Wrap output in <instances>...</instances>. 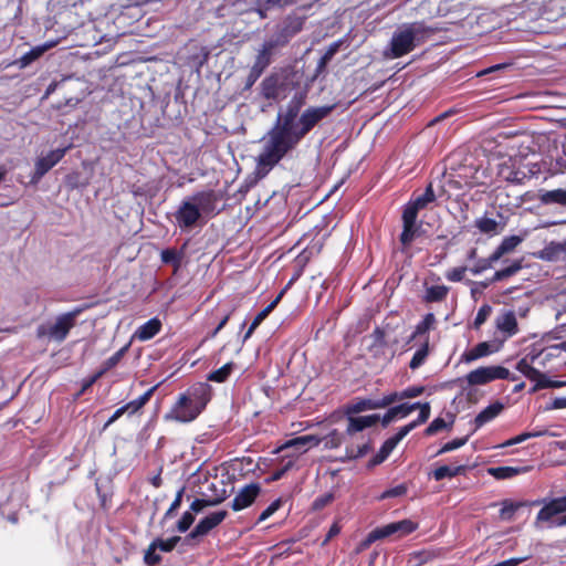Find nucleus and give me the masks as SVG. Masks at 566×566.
<instances>
[{"label":"nucleus","mask_w":566,"mask_h":566,"mask_svg":"<svg viewBox=\"0 0 566 566\" xmlns=\"http://www.w3.org/2000/svg\"><path fill=\"white\" fill-rule=\"evenodd\" d=\"M298 111V103L290 105L286 113L279 116L276 125L264 137L263 149L256 159L259 174H268L287 151L294 148V142L291 139L300 125V120L295 122Z\"/></svg>","instance_id":"f257e3e1"},{"label":"nucleus","mask_w":566,"mask_h":566,"mask_svg":"<svg viewBox=\"0 0 566 566\" xmlns=\"http://www.w3.org/2000/svg\"><path fill=\"white\" fill-rule=\"evenodd\" d=\"M433 29L423 22L406 23L399 27L390 41L392 57H400L411 52L417 45L423 43L432 33Z\"/></svg>","instance_id":"f03ea898"},{"label":"nucleus","mask_w":566,"mask_h":566,"mask_svg":"<svg viewBox=\"0 0 566 566\" xmlns=\"http://www.w3.org/2000/svg\"><path fill=\"white\" fill-rule=\"evenodd\" d=\"M206 405L205 390L202 388H193L179 396L177 402L165 418L179 422H190L199 416Z\"/></svg>","instance_id":"7ed1b4c3"},{"label":"nucleus","mask_w":566,"mask_h":566,"mask_svg":"<svg viewBox=\"0 0 566 566\" xmlns=\"http://www.w3.org/2000/svg\"><path fill=\"white\" fill-rule=\"evenodd\" d=\"M213 195L211 192H198L191 198L182 201L175 217L180 228L196 226L202 213L212 209Z\"/></svg>","instance_id":"20e7f679"},{"label":"nucleus","mask_w":566,"mask_h":566,"mask_svg":"<svg viewBox=\"0 0 566 566\" xmlns=\"http://www.w3.org/2000/svg\"><path fill=\"white\" fill-rule=\"evenodd\" d=\"M545 354H528L516 364V369L526 378L534 382L531 392H536L545 388H560L566 386V381L551 380L545 374L534 367L535 364L545 365Z\"/></svg>","instance_id":"39448f33"},{"label":"nucleus","mask_w":566,"mask_h":566,"mask_svg":"<svg viewBox=\"0 0 566 566\" xmlns=\"http://www.w3.org/2000/svg\"><path fill=\"white\" fill-rule=\"evenodd\" d=\"M83 311V307H76L71 312L57 315L51 322L39 325L36 336L39 338H48L62 343L67 337L70 331L75 326L76 318Z\"/></svg>","instance_id":"423d86ee"},{"label":"nucleus","mask_w":566,"mask_h":566,"mask_svg":"<svg viewBox=\"0 0 566 566\" xmlns=\"http://www.w3.org/2000/svg\"><path fill=\"white\" fill-rule=\"evenodd\" d=\"M286 42V36L282 34L277 35L276 38H271L264 41V43L262 44L261 49L256 54L254 64L251 67L249 74V80L251 83H254L263 73V71L270 65L274 50L279 46L284 45Z\"/></svg>","instance_id":"0eeeda50"},{"label":"nucleus","mask_w":566,"mask_h":566,"mask_svg":"<svg viewBox=\"0 0 566 566\" xmlns=\"http://www.w3.org/2000/svg\"><path fill=\"white\" fill-rule=\"evenodd\" d=\"M430 417V405H426L422 408V411L419 412L418 419L401 427L399 431L391 438L387 439L382 447L380 448L378 454L376 455L375 462L381 463L385 461L388 455L392 452V450L397 447V444L416 427L421 423H424Z\"/></svg>","instance_id":"6e6552de"},{"label":"nucleus","mask_w":566,"mask_h":566,"mask_svg":"<svg viewBox=\"0 0 566 566\" xmlns=\"http://www.w3.org/2000/svg\"><path fill=\"white\" fill-rule=\"evenodd\" d=\"M333 109V106H318L307 108L300 117L297 132L292 136L294 147L298 142L323 118H325Z\"/></svg>","instance_id":"1a4fd4ad"},{"label":"nucleus","mask_w":566,"mask_h":566,"mask_svg":"<svg viewBox=\"0 0 566 566\" xmlns=\"http://www.w3.org/2000/svg\"><path fill=\"white\" fill-rule=\"evenodd\" d=\"M417 525L410 520H402L399 522L390 523L381 527L373 530L366 537L364 545L369 546L371 543L389 537L391 535L403 536L412 533Z\"/></svg>","instance_id":"9d476101"},{"label":"nucleus","mask_w":566,"mask_h":566,"mask_svg":"<svg viewBox=\"0 0 566 566\" xmlns=\"http://www.w3.org/2000/svg\"><path fill=\"white\" fill-rule=\"evenodd\" d=\"M496 379H511L510 370L502 366H485L479 367L467 375V381L470 386L485 385Z\"/></svg>","instance_id":"9b49d317"},{"label":"nucleus","mask_w":566,"mask_h":566,"mask_svg":"<svg viewBox=\"0 0 566 566\" xmlns=\"http://www.w3.org/2000/svg\"><path fill=\"white\" fill-rule=\"evenodd\" d=\"M71 146L57 148L40 156L34 164V172L31 177V182L38 184L40 179L53 168L66 154Z\"/></svg>","instance_id":"f8f14e48"},{"label":"nucleus","mask_w":566,"mask_h":566,"mask_svg":"<svg viewBox=\"0 0 566 566\" xmlns=\"http://www.w3.org/2000/svg\"><path fill=\"white\" fill-rule=\"evenodd\" d=\"M566 512V496L553 499L539 510L536 516V525L545 523L549 527L556 526L554 517Z\"/></svg>","instance_id":"ddd939ff"},{"label":"nucleus","mask_w":566,"mask_h":566,"mask_svg":"<svg viewBox=\"0 0 566 566\" xmlns=\"http://www.w3.org/2000/svg\"><path fill=\"white\" fill-rule=\"evenodd\" d=\"M319 443L321 438L314 434H306L287 440L284 444L277 448L275 452L280 453L284 450L293 449L294 453L292 455H297L306 452L310 448L318 446Z\"/></svg>","instance_id":"4468645a"},{"label":"nucleus","mask_w":566,"mask_h":566,"mask_svg":"<svg viewBox=\"0 0 566 566\" xmlns=\"http://www.w3.org/2000/svg\"><path fill=\"white\" fill-rule=\"evenodd\" d=\"M260 493L259 484L251 483L242 488L232 501L231 507L233 511H241L249 507L258 497Z\"/></svg>","instance_id":"2eb2a0df"},{"label":"nucleus","mask_w":566,"mask_h":566,"mask_svg":"<svg viewBox=\"0 0 566 566\" xmlns=\"http://www.w3.org/2000/svg\"><path fill=\"white\" fill-rule=\"evenodd\" d=\"M227 517L226 511L213 512L202 518L189 534V537L195 538L208 534L212 528L218 526Z\"/></svg>","instance_id":"dca6fc26"},{"label":"nucleus","mask_w":566,"mask_h":566,"mask_svg":"<svg viewBox=\"0 0 566 566\" xmlns=\"http://www.w3.org/2000/svg\"><path fill=\"white\" fill-rule=\"evenodd\" d=\"M417 217L411 209H405L402 213L403 230L400 235V241L405 247L411 244L418 234L419 227L417 226Z\"/></svg>","instance_id":"f3484780"},{"label":"nucleus","mask_w":566,"mask_h":566,"mask_svg":"<svg viewBox=\"0 0 566 566\" xmlns=\"http://www.w3.org/2000/svg\"><path fill=\"white\" fill-rule=\"evenodd\" d=\"M389 406L387 395L380 399H361L346 407L347 415L359 413L366 410L382 409Z\"/></svg>","instance_id":"a211bd4d"},{"label":"nucleus","mask_w":566,"mask_h":566,"mask_svg":"<svg viewBox=\"0 0 566 566\" xmlns=\"http://www.w3.org/2000/svg\"><path fill=\"white\" fill-rule=\"evenodd\" d=\"M499 350V345L490 342H482L461 356V361L470 364L479 358L489 356Z\"/></svg>","instance_id":"6ab92c4d"},{"label":"nucleus","mask_w":566,"mask_h":566,"mask_svg":"<svg viewBox=\"0 0 566 566\" xmlns=\"http://www.w3.org/2000/svg\"><path fill=\"white\" fill-rule=\"evenodd\" d=\"M379 421L378 415L348 417V426L346 433L353 436L356 432L363 431L366 428L373 427Z\"/></svg>","instance_id":"aec40b11"},{"label":"nucleus","mask_w":566,"mask_h":566,"mask_svg":"<svg viewBox=\"0 0 566 566\" xmlns=\"http://www.w3.org/2000/svg\"><path fill=\"white\" fill-rule=\"evenodd\" d=\"M495 325L497 329L505 334L506 337L517 333V321L514 312L507 311L496 317Z\"/></svg>","instance_id":"412c9836"},{"label":"nucleus","mask_w":566,"mask_h":566,"mask_svg":"<svg viewBox=\"0 0 566 566\" xmlns=\"http://www.w3.org/2000/svg\"><path fill=\"white\" fill-rule=\"evenodd\" d=\"M503 410L504 405L500 401L489 405L474 418L475 430L495 419Z\"/></svg>","instance_id":"4be33fe9"},{"label":"nucleus","mask_w":566,"mask_h":566,"mask_svg":"<svg viewBox=\"0 0 566 566\" xmlns=\"http://www.w3.org/2000/svg\"><path fill=\"white\" fill-rule=\"evenodd\" d=\"M161 329V322L158 318H151L147 321L145 324L139 326L134 335L133 338L138 339L140 342H146L148 339H151L154 336H156Z\"/></svg>","instance_id":"5701e85b"},{"label":"nucleus","mask_w":566,"mask_h":566,"mask_svg":"<svg viewBox=\"0 0 566 566\" xmlns=\"http://www.w3.org/2000/svg\"><path fill=\"white\" fill-rule=\"evenodd\" d=\"M530 471V467L515 468V467H496L489 468L488 473L496 480L512 479L518 474L526 473Z\"/></svg>","instance_id":"b1692460"},{"label":"nucleus","mask_w":566,"mask_h":566,"mask_svg":"<svg viewBox=\"0 0 566 566\" xmlns=\"http://www.w3.org/2000/svg\"><path fill=\"white\" fill-rule=\"evenodd\" d=\"M537 256L545 261H557L564 258L562 242L551 241L538 252Z\"/></svg>","instance_id":"393cba45"},{"label":"nucleus","mask_w":566,"mask_h":566,"mask_svg":"<svg viewBox=\"0 0 566 566\" xmlns=\"http://www.w3.org/2000/svg\"><path fill=\"white\" fill-rule=\"evenodd\" d=\"M538 199L544 205L558 203L562 206H566V190L565 189L543 190L539 192Z\"/></svg>","instance_id":"a878e982"},{"label":"nucleus","mask_w":566,"mask_h":566,"mask_svg":"<svg viewBox=\"0 0 566 566\" xmlns=\"http://www.w3.org/2000/svg\"><path fill=\"white\" fill-rule=\"evenodd\" d=\"M475 227L485 234L495 235L503 231L504 224H501L494 219L486 217L480 218L475 221Z\"/></svg>","instance_id":"bb28decb"},{"label":"nucleus","mask_w":566,"mask_h":566,"mask_svg":"<svg viewBox=\"0 0 566 566\" xmlns=\"http://www.w3.org/2000/svg\"><path fill=\"white\" fill-rule=\"evenodd\" d=\"M434 200V192L431 185L427 187L423 195L419 196L413 201L409 202L405 209L413 210L415 214L418 216L419 210L423 209L428 203Z\"/></svg>","instance_id":"cd10ccee"},{"label":"nucleus","mask_w":566,"mask_h":566,"mask_svg":"<svg viewBox=\"0 0 566 566\" xmlns=\"http://www.w3.org/2000/svg\"><path fill=\"white\" fill-rule=\"evenodd\" d=\"M465 469H467V465H464V464H459L455 467L441 465L433 471L432 475L436 481H441L446 478H453L459 474H462L465 471Z\"/></svg>","instance_id":"c85d7f7f"},{"label":"nucleus","mask_w":566,"mask_h":566,"mask_svg":"<svg viewBox=\"0 0 566 566\" xmlns=\"http://www.w3.org/2000/svg\"><path fill=\"white\" fill-rule=\"evenodd\" d=\"M423 391H424V388L422 386H413V387H409L400 392H391V394L387 395L389 406L396 401H400V400L409 399V398H416V397L422 395Z\"/></svg>","instance_id":"c756f323"},{"label":"nucleus","mask_w":566,"mask_h":566,"mask_svg":"<svg viewBox=\"0 0 566 566\" xmlns=\"http://www.w3.org/2000/svg\"><path fill=\"white\" fill-rule=\"evenodd\" d=\"M56 44H57L56 41H49L42 45L33 48L31 51H29L21 57L22 65L30 64L34 60L39 59L44 52L54 48Z\"/></svg>","instance_id":"7c9ffc66"},{"label":"nucleus","mask_w":566,"mask_h":566,"mask_svg":"<svg viewBox=\"0 0 566 566\" xmlns=\"http://www.w3.org/2000/svg\"><path fill=\"white\" fill-rule=\"evenodd\" d=\"M128 346H124L119 350H117L113 356H111L108 359H106L103 363L102 369L97 373V375L92 379L91 384L95 381L98 377H101L103 374H105L107 370L114 368L124 357L125 353L127 352Z\"/></svg>","instance_id":"2f4dec72"},{"label":"nucleus","mask_w":566,"mask_h":566,"mask_svg":"<svg viewBox=\"0 0 566 566\" xmlns=\"http://www.w3.org/2000/svg\"><path fill=\"white\" fill-rule=\"evenodd\" d=\"M233 368H234V364L233 363H227L226 365H223L219 369H216V370L211 371L208 375L207 379L209 381H213V382H223V381H226L229 378V376L231 375Z\"/></svg>","instance_id":"473e14b6"},{"label":"nucleus","mask_w":566,"mask_h":566,"mask_svg":"<svg viewBox=\"0 0 566 566\" xmlns=\"http://www.w3.org/2000/svg\"><path fill=\"white\" fill-rule=\"evenodd\" d=\"M369 448L370 446L367 441H363L356 444L350 443L346 447L345 457L349 460L360 458L368 452Z\"/></svg>","instance_id":"72a5a7b5"},{"label":"nucleus","mask_w":566,"mask_h":566,"mask_svg":"<svg viewBox=\"0 0 566 566\" xmlns=\"http://www.w3.org/2000/svg\"><path fill=\"white\" fill-rule=\"evenodd\" d=\"M428 355H429V342H428V339H426L424 343L422 344V346L420 348H418L416 350V353L413 354V356L409 363V367L413 370L419 368L420 366L423 365Z\"/></svg>","instance_id":"f704fd0d"},{"label":"nucleus","mask_w":566,"mask_h":566,"mask_svg":"<svg viewBox=\"0 0 566 566\" xmlns=\"http://www.w3.org/2000/svg\"><path fill=\"white\" fill-rule=\"evenodd\" d=\"M281 296H279L275 301H273L270 305H268L263 311H261L255 318L253 319L252 324L250 325L248 332L244 335V339H248L252 333L255 331V328L263 322V319L270 314V312L275 307Z\"/></svg>","instance_id":"c9c22d12"},{"label":"nucleus","mask_w":566,"mask_h":566,"mask_svg":"<svg viewBox=\"0 0 566 566\" xmlns=\"http://www.w3.org/2000/svg\"><path fill=\"white\" fill-rule=\"evenodd\" d=\"M295 2H296V0H259L258 1V6H259L258 11H259V14L261 15V18H264L265 17L264 10L272 8V7L284 8L287 6H292Z\"/></svg>","instance_id":"e433bc0d"},{"label":"nucleus","mask_w":566,"mask_h":566,"mask_svg":"<svg viewBox=\"0 0 566 566\" xmlns=\"http://www.w3.org/2000/svg\"><path fill=\"white\" fill-rule=\"evenodd\" d=\"M522 503H514L512 501H504L500 510V518L503 521H512L515 512L522 506Z\"/></svg>","instance_id":"4c0bfd02"},{"label":"nucleus","mask_w":566,"mask_h":566,"mask_svg":"<svg viewBox=\"0 0 566 566\" xmlns=\"http://www.w3.org/2000/svg\"><path fill=\"white\" fill-rule=\"evenodd\" d=\"M429 405V402L420 403H401L399 406L392 407L397 418H406L408 415H410L413 410L420 409V412L422 411L423 406Z\"/></svg>","instance_id":"58836bf2"},{"label":"nucleus","mask_w":566,"mask_h":566,"mask_svg":"<svg viewBox=\"0 0 566 566\" xmlns=\"http://www.w3.org/2000/svg\"><path fill=\"white\" fill-rule=\"evenodd\" d=\"M449 292V289L444 285H433L427 289L426 298L429 302L442 301Z\"/></svg>","instance_id":"ea45409f"},{"label":"nucleus","mask_w":566,"mask_h":566,"mask_svg":"<svg viewBox=\"0 0 566 566\" xmlns=\"http://www.w3.org/2000/svg\"><path fill=\"white\" fill-rule=\"evenodd\" d=\"M434 322V315L432 313H428L423 317V319L417 325L416 331L410 336V339L415 338L418 335L426 334L429 329L433 327Z\"/></svg>","instance_id":"a19ab883"},{"label":"nucleus","mask_w":566,"mask_h":566,"mask_svg":"<svg viewBox=\"0 0 566 566\" xmlns=\"http://www.w3.org/2000/svg\"><path fill=\"white\" fill-rule=\"evenodd\" d=\"M321 442H324L325 449H336L343 442V434L339 433L337 430H333L324 438H322Z\"/></svg>","instance_id":"79ce46f5"},{"label":"nucleus","mask_w":566,"mask_h":566,"mask_svg":"<svg viewBox=\"0 0 566 566\" xmlns=\"http://www.w3.org/2000/svg\"><path fill=\"white\" fill-rule=\"evenodd\" d=\"M156 386L151 387L150 389H148L144 395H142L139 398L128 402L126 406L127 408L132 411V412H135L137 411L138 409H140L142 407H144L148 401L149 399L151 398L154 391L156 390Z\"/></svg>","instance_id":"37998d69"},{"label":"nucleus","mask_w":566,"mask_h":566,"mask_svg":"<svg viewBox=\"0 0 566 566\" xmlns=\"http://www.w3.org/2000/svg\"><path fill=\"white\" fill-rule=\"evenodd\" d=\"M523 240L524 238L518 235L506 237L499 247L502 249V252L506 254L512 252Z\"/></svg>","instance_id":"c03bdc74"},{"label":"nucleus","mask_w":566,"mask_h":566,"mask_svg":"<svg viewBox=\"0 0 566 566\" xmlns=\"http://www.w3.org/2000/svg\"><path fill=\"white\" fill-rule=\"evenodd\" d=\"M179 539H180V537H178V536H174L166 541L157 539L153 543V545H156V548H160L163 552H170L175 548V546L177 545Z\"/></svg>","instance_id":"a18cd8bd"},{"label":"nucleus","mask_w":566,"mask_h":566,"mask_svg":"<svg viewBox=\"0 0 566 566\" xmlns=\"http://www.w3.org/2000/svg\"><path fill=\"white\" fill-rule=\"evenodd\" d=\"M221 501H222V497L218 499L216 501H207V500L197 499L191 503L189 512H192V514L200 513L205 507L216 505Z\"/></svg>","instance_id":"49530a36"},{"label":"nucleus","mask_w":566,"mask_h":566,"mask_svg":"<svg viewBox=\"0 0 566 566\" xmlns=\"http://www.w3.org/2000/svg\"><path fill=\"white\" fill-rule=\"evenodd\" d=\"M491 312H492V307L490 305H488V304L482 305L479 308L476 316L474 318V326L476 328L480 327L489 318V316L491 315Z\"/></svg>","instance_id":"de8ad7c7"},{"label":"nucleus","mask_w":566,"mask_h":566,"mask_svg":"<svg viewBox=\"0 0 566 566\" xmlns=\"http://www.w3.org/2000/svg\"><path fill=\"white\" fill-rule=\"evenodd\" d=\"M467 272L465 266L450 269L446 272V279L450 282H460Z\"/></svg>","instance_id":"09e8293b"},{"label":"nucleus","mask_w":566,"mask_h":566,"mask_svg":"<svg viewBox=\"0 0 566 566\" xmlns=\"http://www.w3.org/2000/svg\"><path fill=\"white\" fill-rule=\"evenodd\" d=\"M180 260V254L174 249H167L161 252V261L164 263H174L176 265H179Z\"/></svg>","instance_id":"8fccbe9b"},{"label":"nucleus","mask_w":566,"mask_h":566,"mask_svg":"<svg viewBox=\"0 0 566 566\" xmlns=\"http://www.w3.org/2000/svg\"><path fill=\"white\" fill-rule=\"evenodd\" d=\"M193 521H195V515L192 514V512H189V511L185 512L177 524L178 531L181 533L186 532L191 526Z\"/></svg>","instance_id":"3c124183"},{"label":"nucleus","mask_w":566,"mask_h":566,"mask_svg":"<svg viewBox=\"0 0 566 566\" xmlns=\"http://www.w3.org/2000/svg\"><path fill=\"white\" fill-rule=\"evenodd\" d=\"M467 440H468L467 438H460V439H454L452 441H449L446 444H443V447L438 451V454L453 451V450L464 446Z\"/></svg>","instance_id":"603ef678"},{"label":"nucleus","mask_w":566,"mask_h":566,"mask_svg":"<svg viewBox=\"0 0 566 566\" xmlns=\"http://www.w3.org/2000/svg\"><path fill=\"white\" fill-rule=\"evenodd\" d=\"M281 507V500L272 502L259 516L258 522H263L273 515Z\"/></svg>","instance_id":"864d4df0"},{"label":"nucleus","mask_w":566,"mask_h":566,"mask_svg":"<svg viewBox=\"0 0 566 566\" xmlns=\"http://www.w3.org/2000/svg\"><path fill=\"white\" fill-rule=\"evenodd\" d=\"M334 500V495L333 493H325L318 497H316L313 502V509L314 510H322L323 507H325L326 505H328L329 503H332V501Z\"/></svg>","instance_id":"5fc2aeb1"},{"label":"nucleus","mask_w":566,"mask_h":566,"mask_svg":"<svg viewBox=\"0 0 566 566\" xmlns=\"http://www.w3.org/2000/svg\"><path fill=\"white\" fill-rule=\"evenodd\" d=\"M446 427H447V422L441 418H437L426 429V433L428 436H431V434H434V433L443 430Z\"/></svg>","instance_id":"6e6d98bb"},{"label":"nucleus","mask_w":566,"mask_h":566,"mask_svg":"<svg viewBox=\"0 0 566 566\" xmlns=\"http://www.w3.org/2000/svg\"><path fill=\"white\" fill-rule=\"evenodd\" d=\"M339 45H340L339 42H334L333 44H331L328 46V49L326 50L325 54L321 59V63H319L321 66H324L326 63H328L333 59V56L338 51Z\"/></svg>","instance_id":"4d7b16f0"},{"label":"nucleus","mask_w":566,"mask_h":566,"mask_svg":"<svg viewBox=\"0 0 566 566\" xmlns=\"http://www.w3.org/2000/svg\"><path fill=\"white\" fill-rule=\"evenodd\" d=\"M156 549H157L156 545H153V544L147 549L145 557H144L145 563L147 565H155L160 560V556L158 554H156Z\"/></svg>","instance_id":"13d9d810"},{"label":"nucleus","mask_w":566,"mask_h":566,"mask_svg":"<svg viewBox=\"0 0 566 566\" xmlns=\"http://www.w3.org/2000/svg\"><path fill=\"white\" fill-rule=\"evenodd\" d=\"M521 269H522V262L515 261L510 266L502 269L501 271H502V274L504 275V277L506 279V277H510V276L516 274Z\"/></svg>","instance_id":"bf43d9fd"},{"label":"nucleus","mask_w":566,"mask_h":566,"mask_svg":"<svg viewBox=\"0 0 566 566\" xmlns=\"http://www.w3.org/2000/svg\"><path fill=\"white\" fill-rule=\"evenodd\" d=\"M263 94L266 98H276L275 87L272 80H266L263 83Z\"/></svg>","instance_id":"052dcab7"},{"label":"nucleus","mask_w":566,"mask_h":566,"mask_svg":"<svg viewBox=\"0 0 566 566\" xmlns=\"http://www.w3.org/2000/svg\"><path fill=\"white\" fill-rule=\"evenodd\" d=\"M182 494H184V489H180L177 492L176 499L174 500V502L171 503L170 507L166 512V516L167 517L172 515V513L179 509V506L181 504V500H182Z\"/></svg>","instance_id":"680f3d73"},{"label":"nucleus","mask_w":566,"mask_h":566,"mask_svg":"<svg viewBox=\"0 0 566 566\" xmlns=\"http://www.w3.org/2000/svg\"><path fill=\"white\" fill-rule=\"evenodd\" d=\"M406 493V488L403 485H398L394 489H390L381 494V499L400 496Z\"/></svg>","instance_id":"e2e57ef3"},{"label":"nucleus","mask_w":566,"mask_h":566,"mask_svg":"<svg viewBox=\"0 0 566 566\" xmlns=\"http://www.w3.org/2000/svg\"><path fill=\"white\" fill-rule=\"evenodd\" d=\"M490 268H492L490 265V262H488V260L484 259V260L479 261L478 264L471 269V272L473 274H480L481 272H483L484 270L490 269Z\"/></svg>","instance_id":"0e129e2a"},{"label":"nucleus","mask_w":566,"mask_h":566,"mask_svg":"<svg viewBox=\"0 0 566 566\" xmlns=\"http://www.w3.org/2000/svg\"><path fill=\"white\" fill-rule=\"evenodd\" d=\"M505 253L502 252V249L497 247V249L486 259L490 262V265L493 266L495 262H497Z\"/></svg>","instance_id":"69168bd1"},{"label":"nucleus","mask_w":566,"mask_h":566,"mask_svg":"<svg viewBox=\"0 0 566 566\" xmlns=\"http://www.w3.org/2000/svg\"><path fill=\"white\" fill-rule=\"evenodd\" d=\"M556 349H562V350L566 352V340L558 345L552 346L551 348H548L547 352H544L545 359L549 360L554 356V354L552 352L556 350Z\"/></svg>","instance_id":"338daca9"},{"label":"nucleus","mask_w":566,"mask_h":566,"mask_svg":"<svg viewBox=\"0 0 566 566\" xmlns=\"http://www.w3.org/2000/svg\"><path fill=\"white\" fill-rule=\"evenodd\" d=\"M397 418L392 408H390L382 417V424L388 426L392 420Z\"/></svg>","instance_id":"774afa93"}]
</instances>
